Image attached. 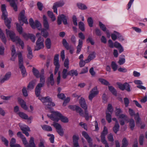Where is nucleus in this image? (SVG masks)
Here are the masks:
<instances>
[{
    "instance_id": "obj_40",
    "label": "nucleus",
    "mask_w": 147,
    "mask_h": 147,
    "mask_svg": "<svg viewBox=\"0 0 147 147\" xmlns=\"http://www.w3.org/2000/svg\"><path fill=\"white\" fill-rule=\"evenodd\" d=\"M129 126L131 129L133 130L135 126V121L134 119H132L129 121Z\"/></svg>"
},
{
    "instance_id": "obj_8",
    "label": "nucleus",
    "mask_w": 147,
    "mask_h": 147,
    "mask_svg": "<svg viewBox=\"0 0 147 147\" xmlns=\"http://www.w3.org/2000/svg\"><path fill=\"white\" fill-rule=\"evenodd\" d=\"M40 83H38L36 88L41 89V88L43 87L45 84V77L44 76V70L43 69L41 70Z\"/></svg>"
},
{
    "instance_id": "obj_32",
    "label": "nucleus",
    "mask_w": 147,
    "mask_h": 147,
    "mask_svg": "<svg viewBox=\"0 0 147 147\" xmlns=\"http://www.w3.org/2000/svg\"><path fill=\"white\" fill-rule=\"evenodd\" d=\"M19 116L21 118L25 119H29L28 116L25 113L22 112H20L18 113Z\"/></svg>"
},
{
    "instance_id": "obj_51",
    "label": "nucleus",
    "mask_w": 147,
    "mask_h": 147,
    "mask_svg": "<svg viewBox=\"0 0 147 147\" xmlns=\"http://www.w3.org/2000/svg\"><path fill=\"white\" fill-rule=\"evenodd\" d=\"M62 43L63 46L67 50L69 49V44L65 39H63Z\"/></svg>"
},
{
    "instance_id": "obj_58",
    "label": "nucleus",
    "mask_w": 147,
    "mask_h": 147,
    "mask_svg": "<svg viewBox=\"0 0 147 147\" xmlns=\"http://www.w3.org/2000/svg\"><path fill=\"white\" fill-rule=\"evenodd\" d=\"M49 82L51 85H53L54 84V82L53 79V74L50 75L49 77Z\"/></svg>"
},
{
    "instance_id": "obj_19",
    "label": "nucleus",
    "mask_w": 147,
    "mask_h": 147,
    "mask_svg": "<svg viewBox=\"0 0 147 147\" xmlns=\"http://www.w3.org/2000/svg\"><path fill=\"white\" fill-rule=\"evenodd\" d=\"M11 75L10 72H8L6 74L4 77L0 80V82L1 83H3L5 81L8 80L10 78Z\"/></svg>"
},
{
    "instance_id": "obj_5",
    "label": "nucleus",
    "mask_w": 147,
    "mask_h": 147,
    "mask_svg": "<svg viewBox=\"0 0 147 147\" xmlns=\"http://www.w3.org/2000/svg\"><path fill=\"white\" fill-rule=\"evenodd\" d=\"M1 8L2 12V18L4 20L6 26L8 28H9L11 27V20L7 18V13L6 10L5 5V4L2 5Z\"/></svg>"
},
{
    "instance_id": "obj_33",
    "label": "nucleus",
    "mask_w": 147,
    "mask_h": 147,
    "mask_svg": "<svg viewBox=\"0 0 147 147\" xmlns=\"http://www.w3.org/2000/svg\"><path fill=\"white\" fill-rule=\"evenodd\" d=\"M122 146L121 147H127L128 144V142L125 138H124L122 141Z\"/></svg>"
},
{
    "instance_id": "obj_18",
    "label": "nucleus",
    "mask_w": 147,
    "mask_h": 147,
    "mask_svg": "<svg viewBox=\"0 0 147 147\" xmlns=\"http://www.w3.org/2000/svg\"><path fill=\"white\" fill-rule=\"evenodd\" d=\"M79 137L77 136L74 135L73 136V141L74 147H80L78 143Z\"/></svg>"
},
{
    "instance_id": "obj_37",
    "label": "nucleus",
    "mask_w": 147,
    "mask_h": 147,
    "mask_svg": "<svg viewBox=\"0 0 147 147\" xmlns=\"http://www.w3.org/2000/svg\"><path fill=\"white\" fill-rule=\"evenodd\" d=\"M68 75H69V72H67V70L65 69H63L62 72L63 78H66Z\"/></svg>"
},
{
    "instance_id": "obj_34",
    "label": "nucleus",
    "mask_w": 147,
    "mask_h": 147,
    "mask_svg": "<svg viewBox=\"0 0 147 147\" xmlns=\"http://www.w3.org/2000/svg\"><path fill=\"white\" fill-rule=\"evenodd\" d=\"M46 29H41L40 30H41V34L42 36L45 38H46L49 36V33L46 31Z\"/></svg>"
},
{
    "instance_id": "obj_39",
    "label": "nucleus",
    "mask_w": 147,
    "mask_h": 147,
    "mask_svg": "<svg viewBox=\"0 0 147 147\" xmlns=\"http://www.w3.org/2000/svg\"><path fill=\"white\" fill-rule=\"evenodd\" d=\"M48 16L51 18L53 21H54L56 20L55 15L53 14L52 12L48 11L47 12Z\"/></svg>"
},
{
    "instance_id": "obj_1",
    "label": "nucleus",
    "mask_w": 147,
    "mask_h": 147,
    "mask_svg": "<svg viewBox=\"0 0 147 147\" xmlns=\"http://www.w3.org/2000/svg\"><path fill=\"white\" fill-rule=\"evenodd\" d=\"M41 89L36 88L35 94L37 97H38V99L40 100L45 105L50 106H54L55 104L52 102V99L49 96L42 97L40 96Z\"/></svg>"
},
{
    "instance_id": "obj_4",
    "label": "nucleus",
    "mask_w": 147,
    "mask_h": 147,
    "mask_svg": "<svg viewBox=\"0 0 147 147\" xmlns=\"http://www.w3.org/2000/svg\"><path fill=\"white\" fill-rule=\"evenodd\" d=\"M6 33L7 37H9L12 41L15 42L16 44H19L21 46L22 49L24 48V42L18 36H16L14 32L12 31L6 29Z\"/></svg>"
},
{
    "instance_id": "obj_13",
    "label": "nucleus",
    "mask_w": 147,
    "mask_h": 147,
    "mask_svg": "<svg viewBox=\"0 0 147 147\" xmlns=\"http://www.w3.org/2000/svg\"><path fill=\"white\" fill-rule=\"evenodd\" d=\"M59 55H55L54 59V64L55 66V74H56L58 72L59 68L60 65L59 62Z\"/></svg>"
},
{
    "instance_id": "obj_30",
    "label": "nucleus",
    "mask_w": 147,
    "mask_h": 147,
    "mask_svg": "<svg viewBox=\"0 0 147 147\" xmlns=\"http://www.w3.org/2000/svg\"><path fill=\"white\" fill-rule=\"evenodd\" d=\"M64 4V1L63 0H61L54 3L53 5L57 7H59L63 6Z\"/></svg>"
},
{
    "instance_id": "obj_46",
    "label": "nucleus",
    "mask_w": 147,
    "mask_h": 147,
    "mask_svg": "<svg viewBox=\"0 0 147 147\" xmlns=\"http://www.w3.org/2000/svg\"><path fill=\"white\" fill-rule=\"evenodd\" d=\"M78 26L79 29L81 31H84V25L83 22H80L78 23Z\"/></svg>"
},
{
    "instance_id": "obj_52",
    "label": "nucleus",
    "mask_w": 147,
    "mask_h": 147,
    "mask_svg": "<svg viewBox=\"0 0 147 147\" xmlns=\"http://www.w3.org/2000/svg\"><path fill=\"white\" fill-rule=\"evenodd\" d=\"M87 22L90 27H92L93 23V20L91 17H89L87 19Z\"/></svg>"
},
{
    "instance_id": "obj_64",
    "label": "nucleus",
    "mask_w": 147,
    "mask_h": 147,
    "mask_svg": "<svg viewBox=\"0 0 147 147\" xmlns=\"http://www.w3.org/2000/svg\"><path fill=\"white\" fill-rule=\"evenodd\" d=\"M117 84L119 88L121 90H124V86H125V83L123 84L120 83H118Z\"/></svg>"
},
{
    "instance_id": "obj_7",
    "label": "nucleus",
    "mask_w": 147,
    "mask_h": 147,
    "mask_svg": "<svg viewBox=\"0 0 147 147\" xmlns=\"http://www.w3.org/2000/svg\"><path fill=\"white\" fill-rule=\"evenodd\" d=\"M79 103L81 107L84 110V114L86 120H88L89 116L87 110L88 106L85 99L83 97H81L79 100Z\"/></svg>"
},
{
    "instance_id": "obj_20",
    "label": "nucleus",
    "mask_w": 147,
    "mask_h": 147,
    "mask_svg": "<svg viewBox=\"0 0 147 147\" xmlns=\"http://www.w3.org/2000/svg\"><path fill=\"white\" fill-rule=\"evenodd\" d=\"M7 1L10 3V5L13 8L15 11H17V5L15 3L17 0H7Z\"/></svg>"
},
{
    "instance_id": "obj_2",
    "label": "nucleus",
    "mask_w": 147,
    "mask_h": 147,
    "mask_svg": "<svg viewBox=\"0 0 147 147\" xmlns=\"http://www.w3.org/2000/svg\"><path fill=\"white\" fill-rule=\"evenodd\" d=\"M48 117L54 121L58 122L60 119L63 123H66L68 122V118L63 116L58 111H53L51 115H47Z\"/></svg>"
},
{
    "instance_id": "obj_31",
    "label": "nucleus",
    "mask_w": 147,
    "mask_h": 147,
    "mask_svg": "<svg viewBox=\"0 0 147 147\" xmlns=\"http://www.w3.org/2000/svg\"><path fill=\"white\" fill-rule=\"evenodd\" d=\"M95 53L94 52L90 54L88 56L87 59H86V62H89L94 59L95 57Z\"/></svg>"
},
{
    "instance_id": "obj_48",
    "label": "nucleus",
    "mask_w": 147,
    "mask_h": 147,
    "mask_svg": "<svg viewBox=\"0 0 147 147\" xmlns=\"http://www.w3.org/2000/svg\"><path fill=\"white\" fill-rule=\"evenodd\" d=\"M144 136L143 134H141L139 137V142L140 145L143 144L144 142Z\"/></svg>"
},
{
    "instance_id": "obj_49",
    "label": "nucleus",
    "mask_w": 147,
    "mask_h": 147,
    "mask_svg": "<svg viewBox=\"0 0 147 147\" xmlns=\"http://www.w3.org/2000/svg\"><path fill=\"white\" fill-rule=\"evenodd\" d=\"M135 119L136 120L137 124L140 123V118L138 113H137L135 115Z\"/></svg>"
},
{
    "instance_id": "obj_57",
    "label": "nucleus",
    "mask_w": 147,
    "mask_h": 147,
    "mask_svg": "<svg viewBox=\"0 0 147 147\" xmlns=\"http://www.w3.org/2000/svg\"><path fill=\"white\" fill-rule=\"evenodd\" d=\"M53 125L54 127L55 128L56 130L61 128L62 127L61 126L60 124L55 122H53Z\"/></svg>"
},
{
    "instance_id": "obj_61",
    "label": "nucleus",
    "mask_w": 147,
    "mask_h": 147,
    "mask_svg": "<svg viewBox=\"0 0 147 147\" xmlns=\"http://www.w3.org/2000/svg\"><path fill=\"white\" fill-rule=\"evenodd\" d=\"M125 60L124 58H120L118 63L120 65H122L125 63Z\"/></svg>"
},
{
    "instance_id": "obj_45",
    "label": "nucleus",
    "mask_w": 147,
    "mask_h": 147,
    "mask_svg": "<svg viewBox=\"0 0 147 147\" xmlns=\"http://www.w3.org/2000/svg\"><path fill=\"white\" fill-rule=\"evenodd\" d=\"M109 90L114 95H117V92L115 88L112 86H109Z\"/></svg>"
},
{
    "instance_id": "obj_55",
    "label": "nucleus",
    "mask_w": 147,
    "mask_h": 147,
    "mask_svg": "<svg viewBox=\"0 0 147 147\" xmlns=\"http://www.w3.org/2000/svg\"><path fill=\"white\" fill-rule=\"evenodd\" d=\"M20 53H21L20 52L19 53L17 54L16 53V51L15 49L14 46L12 45L11 48V55H18V54Z\"/></svg>"
},
{
    "instance_id": "obj_63",
    "label": "nucleus",
    "mask_w": 147,
    "mask_h": 147,
    "mask_svg": "<svg viewBox=\"0 0 147 147\" xmlns=\"http://www.w3.org/2000/svg\"><path fill=\"white\" fill-rule=\"evenodd\" d=\"M86 59L84 61L83 60H81L80 62L79 65L80 67H82L84 66L86 63H87L88 62H86Z\"/></svg>"
},
{
    "instance_id": "obj_59",
    "label": "nucleus",
    "mask_w": 147,
    "mask_h": 147,
    "mask_svg": "<svg viewBox=\"0 0 147 147\" xmlns=\"http://www.w3.org/2000/svg\"><path fill=\"white\" fill-rule=\"evenodd\" d=\"M122 111L120 108H117V107L116 108V111H115V115L117 116H118L120 113H122Z\"/></svg>"
},
{
    "instance_id": "obj_62",
    "label": "nucleus",
    "mask_w": 147,
    "mask_h": 147,
    "mask_svg": "<svg viewBox=\"0 0 147 147\" xmlns=\"http://www.w3.org/2000/svg\"><path fill=\"white\" fill-rule=\"evenodd\" d=\"M47 136L50 137L49 139L50 142L53 143L54 142V136L53 134H48Z\"/></svg>"
},
{
    "instance_id": "obj_25",
    "label": "nucleus",
    "mask_w": 147,
    "mask_h": 147,
    "mask_svg": "<svg viewBox=\"0 0 147 147\" xmlns=\"http://www.w3.org/2000/svg\"><path fill=\"white\" fill-rule=\"evenodd\" d=\"M83 41L82 40L80 39L78 41V45L77 47L76 53H79L81 50V48L82 46Z\"/></svg>"
},
{
    "instance_id": "obj_50",
    "label": "nucleus",
    "mask_w": 147,
    "mask_h": 147,
    "mask_svg": "<svg viewBox=\"0 0 147 147\" xmlns=\"http://www.w3.org/2000/svg\"><path fill=\"white\" fill-rule=\"evenodd\" d=\"M119 123L115 124V126L113 128V130L114 132L116 134L119 131Z\"/></svg>"
},
{
    "instance_id": "obj_14",
    "label": "nucleus",
    "mask_w": 147,
    "mask_h": 147,
    "mask_svg": "<svg viewBox=\"0 0 147 147\" xmlns=\"http://www.w3.org/2000/svg\"><path fill=\"white\" fill-rule=\"evenodd\" d=\"M82 135L86 139L89 143L90 147H92V140L89 137L88 134L85 131L82 132Z\"/></svg>"
},
{
    "instance_id": "obj_38",
    "label": "nucleus",
    "mask_w": 147,
    "mask_h": 147,
    "mask_svg": "<svg viewBox=\"0 0 147 147\" xmlns=\"http://www.w3.org/2000/svg\"><path fill=\"white\" fill-rule=\"evenodd\" d=\"M77 5L79 8L82 10L86 9L87 8L85 5L82 3H78Z\"/></svg>"
},
{
    "instance_id": "obj_42",
    "label": "nucleus",
    "mask_w": 147,
    "mask_h": 147,
    "mask_svg": "<svg viewBox=\"0 0 147 147\" xmlns=\"http://www.w3.org/2000/svg\"><path fill=\"white\" fill-rule=\"evenodd\" d=\"M42 127L43 130L48 131H51L52 130V128L50 126L46 125L42 126Z\"/></svg>"
},
{
    "instance_id": "obj_27",
    "label": "nucleus",
    "mask_w": 147,
    "mask_h": 147,
    "mask_svg": "<svg viewBox=\"0 0 147 147\" xmlns=\"http://www.w3.org/2000/svg\"><path fill=\"white\" fill-rule=\"evenodd\" d=\"M36 82V80H33L30 82L28 86V89L29 90L32 89L34 88V86Z\"/></svg>"
},
{
    "instance_id": "obj_10",
    "label": "nucleus",
    "mask_w": 147,
    "mask_h": 147,
    "mask_svg": "<svg viewBox=\"0 0 147 147\" xmlns=\"http://www.w3.org/2000/svg\"><path fill=\"white\" fill-rule=\"evenodd\" d=\"M29 23L32 28L34 29L36 28L38 30L41 29V24L38 21L36 20L34 22L32 19L30 18L29 20Z\"/></svg>"
},
{
    "instance_id": "obj_15",
    "label": "nucleus",
    "mask_w": 147,
    "mask_h": 147,
    "mask_svg": "<svg viewBox=\"0 0 147 147\" xmlns=\"http://www.w3.org/2000/svg\"><path fill=\"white\" fill-rule=\"evenodd\" d=\"M99 25L100 28L104 32H105L107 37H109L111 35L109 30H107L105 25L101 22H99Z\"/></svg>"
},
{
    "instance_id": "obj_24",
    "label": "nucleus",
    "mask_w": 147,
    "mask_h": 147,
    "mask_svg": "<svg viewBox=\"0 0 147 147\" xmlns=\"http://www.w3.org/2000/svg\"><path fill=\"white\" fill-rule=\"evenodd\" d=\"M23 36L25 38L27 37L30 38L33 42H35V37L34 35L31 34H24Z\"/></svg>"
},
{
    "instance_id": "obj_21",
    "label": "nucleus",
    "mask_w": 147,
    "mask_h": 147,
    "mask_svg": "<svg viewBox=\"0 0 147 147\" xmlns=\"http://www.w3.org/2000/svg\"><path fill=\"white\" fill-rule=\"evenodd\" d=\"M43 25L44 27L46 30L49 28V25L46 17L45 15L43 16Z\"/></svg>"
},
{
    "instance_id": "obj_56",
    "label": "nucleus",
    "mask_w": 147,
    "mask_h": 147,
    "mask_svg": "<svg viewBox=\"0 0 147 147\" xmlns=\"http://www.w3.org/2000/svg\"><path fill=\"white\" fill-rule=\"evenodd\" d=\"M124 90H125L128 92H130L131 90L130 85L127 83H125V86H124Z\"/></svg>"
},
{
    "instance_id": "obj_54",
    "label": "nucleus",
    "mask_w": 147,
    "mask_h": 147,
    "mask_svg": "<svg viewBox=\"0 0 147 147\" xmlns=\"http://www.w3.org/2000/svg\"><path fill=\"white\" fill-rule=\"evenodd\" d=\"M106 111H107L108 112H110L111 113H112L113 111V109L112 105L110 104H109L108 105L107 108V110Z\"/></svg>"
},
{
    "instance_id": "obj_17",
    "label": "nucleus",
    "mask_w": 147,
    "mask_h": 147,
    "mask_svg": "<svg viewBox=\"0 0 147 147\" xmlns=\"http://www.w3.org/2000/svg\"><path fill=\"white\" fill-rule=\"evenodd\" d=\"M19 126L21 130L22 131L23 133L30 131L29 127L26 125L21 123H20L19 124Z\"/></svg>"
},
{
    "instance_id": "obj_11",
    "label": "nucleus",
    "mask_w": 147,
    "mask_h": 147,
    "mask_svg": "<svg viewBox=\"0 0 147 147\" xmlns=\"http://www.w3.org/2000/svg\"><path fill=\"white\" fill-rule=\"evenodd\" d=\"M68 19V18L67 16H66L63 14L59 15L57 19V23L58 25L61 24L62 22V20L64 24L66 25L67 24V20Z\"/></svg>"
},
{
    "instance_id": "obj_35",
    "label": "nucleus",
    "mask_w": 147,
    "mask_h": 147,
    "mask_svg": "<svg viewBox=\"0 0 147 147\" xmlns=\"http://www.w3.org/2000/svg\"><path fill=\"white\" fill-rule=\"evenodd\" d=\"M0 37L3 42L5 44L6 41V39L4 34L1 29H0Z\"/></svg>"
},
{
    "instance_id": "obj_16",
    "label": "nucleus",
    "mask_w": 147,
    "mask_h": 147,
    "mask_svg": "<svg viewBox=\"0 0 147 147\" xmlns=\"http://www.w3.org/2000/svg\"><path fill=\"white\" fill-rule=\"evenodd\" d=\"M108 133L107 129L105 126L104 127L103 130L101 134V141L106 140H105V136Z\"/></svg>"
},
{
    "instance_id": "obj_36",
    "label": "nucleus",
    "mask_w": 147,
    "mask_h": 147,
    "mask_svg": "<svg viewBox=\"0 0 147 147\" xmlns=\"http://www.w3.org/2000/svg\"><path fill=\"white\" fill-rule=\"evenodd\" d=\"M78 75V73L77 71L76 70H71L69 72V75L71 76H77Z\"/></svg>"
},
{
    "instance_id": "obj_23",
    "label": "nucleus",
    "mask_w": 147,
    "mask_h": 147,
    "mask_svg": "<svg viewBox=\"0 0 147 147\" xmlns=\"http://www.w3.org/2000/svg\"><path fill=\"white\" fill-rule=\"evenodd\" d=\"M26 147H37L34 142L33 137H31L29 141V144L26 146Z\"/></svg>"
},
{
    "instance_id": "obj_3",
    "label": "nucleus",
    "mask_w": 147,
    "mask_h": 147,
    "mask_svg": "<svg viewBox=\"0 0 147 147\" xmlns=\"http://www.w3.org/2000/svg\"><path fill=\"white\" fill-rule=\"evenodd\" d=\"M25 12L24 10H22L20 12L19 16L18 19L20 22V24L18 23H16L17 30L20 34H21L22 32V26L23 25V24L22 23L21 21L24 22L26 24H28V22L27 19L24 16Z\"/></svg>"
},
{
    "instance_id": "obj_47",
    "label": "nucleus",
    "mask_w": 147,
    "mask_h": 147,
    "mask_svg": "<svg viewBox=\"0 0 147 147\" xmlns=\"http://www.w3.org/2000/svg\"><path fill=\"white\" fill-rule=\"evenodd\" d=\"M46 45L47 48L49 49L51 48V41L49 38H47L45 41Z\"/></svg>"
},
{
    "instance_id": "obj_28",
    "label": "nucleus",
    "mask_w": 147,
    "mask_h": 147,
    "mask_svg": "<svg viewBox=\"0 0 147 147\" xmlns=\"http://www.w3.org/2000/svg\"><path fill=\"white\" fill-rule=\"evenodd\" d=\"M121 36V35L120 34L115 31L114 32V33L112 34L111 35V38L114 40H116L117 39V37L119 38Z\"/></svg>"
},
{
    "instance_id": "obj_6",
    "label": "nucleus",
    "mask_w": 147,
    "mask_h": 147,
    "mask_svg": "<svg viewBox=\"0 0 147 147\" xmlns=\"http://www.w3.org/2000/svg\"><path fill=\"white\" fill-rule=\"evenodd\" d=\"M19 66L20 69L23 77H26L27 74L25 68L23 65V58L22 54L20 53L18 54Z\"/></svg>"
},
{
    "instance_id": "obj_26",
    "label": "nucleus",
    "mask_w": 147,
    "mask_h": 147,
    "mask_svg": "<svg viewBox=\"0 0 147 147\" xmlns=\"http://www.w3.org/2000/svg\"><path fill=\"white\" fill-rule=\"evenodd\" d=\"M27 50L28 53L27 54V57L30 59H31L33 57V55L32 52V50L30 47L28 46L27 47Z\"/></svg>"
},
{
    "instance_id": "obj_22",
    "label": "nucleus",
    "mask_w": 147,
    "mask_h": 147,
    "mask_svg": "<svg viewBox=\"0 0 147 147\" xmlns=\"http://www.w3.org/2000/svg\"><path fill=\"white\" fill-rule=\"evenodd\" d=\"M18 100L21 107L24 110H27L28 107L26 105L25 102L23 100L20 98H18Z\"/></svg>"
},
{
    "instance_id": "obj_43",
    "label": "nucleus",
    "mask_w": 147,
    "mask_h": 147,
    "mask_svg": "<svg viewBox=\"0 0 147 147\" xmlns=\"http://www.w3.org/2000/svg\"><path fill=\"white\" fill-rule=\"evenodd\" d=\"M98 80L100 82L106 86H108L110 85L109 82L107 81L104 79L99 78L98 79Z\"/></svg>"
},
{
    "instance_id": "obj_44",
    "label": "nucleus",
    "mask_w": 147,
    "mask_h": 147,
    "mask_svg": "<svg viewBox=\"0 0 147 147\" xmlns=\"http://www.w3.org/2000/svg\"><path fill=\"white\" fill-rule=\"evenodd\" d=\"M106 119L109 123H110L111 121V115L107 111H106Z\"/></svg>"
},
{
    "instance_id": "obj_53",
    "label": "nucleus",
    "mask_w": 147,
    "mask_h": 147,
    "mask_svg": "<svg viewBox=\"0 0 147 147\" xmlns=\"http://www.w3.org/2000/svg\"><path fill=\"white\" fill-rule=\"evenodd\" d=\"M16 140L15 138H12L10 142V146L11 147H14L16 144H15Z\"/></svg>"
},
{
    "instance_id": "obj_12",
    "label": "nucleus",
    "mask_w": 147,
    "mask_h": 147,
    "mask_svg": "<svg viewBox=\"0 0 147 147\" xmlns=\"http://www.w3.org/2000/svg\"><path fill=\"white\" fill-rule=\"evenodd\" d=\"M98 93L97 87H94L90 92L88 96L89 100L91 101L92 99L98 94Z\"/></svg>"
},
{
    "instance_id": "obj_29",
    "label": "nucleus",
    "mask_w": 147,
    "mask_h": 147,
    "mask_svg": "<svg viewBox=\"0 0 147 147\" xmlns=\"http://www.w3.org/2000/svg\"><path fill=\"white\" fill-rule=\"evenodd\" d=\"M32 71L34 75L36 78H38L39 77L40 78L41 71L40 72V74L38 71L34 67L33 68Z\"/></svg>"
},
{
    "instance_id": "obj_41",
    "label": "nucleus",
    "mask_w": 147,
    "mask_h": 147,
    "mask_svg": "<svg viewBox=\"0 0 147 147\" xmlns=\"http://www.w3.org/2000/svg\"><path fill=\"white\" fill-rule=\"evenodd\" d=\"M111 67L113 71H115L117 69L118 65L114 61H112L111 63Z\"/></svg>"
},
{
    "instance_id": "obj_9",
    "label": "nucleus",
    "mask_w": 147,
    "mask_h": 147,
    "mask_svg": "<svg viewBox=\"0 0 147 147\" xmlns=\"http://www.w3.org/2000/svg\"><path fill=\"white\" fill-rule=\"evenodd\" d=\"M43 42V38L39 37L36 42V46L35 47L36 50L38 51L44 48Z\"/></svg>"
},
{
    "instance_id": "obj_60",
    "label": "nucleus",
    "mask_w": 147,
    "mask_h": 147,
    "mask_svg": "<svg viewBox=\"0 0 147 147\" xmlns=\"http://www.w3.org/2000/svg\"><path fill=\"white\" fill-rule=\"evenodd\" d=\"M86 41L88 42H90L91 44L93 45L94 44V42L93 39L91 37H89L86 40Z\"/></svg>"
}]
</instances>
